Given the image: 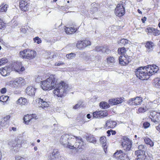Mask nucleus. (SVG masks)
<instances>
[{"mask_svg": "<svg viewBox=\"0 0 160 160\" xmlns=\"http://www.w3.org/2000/svg\"><path fill=\"white\" fill-rule=\"evenodd\" d=\"M54 75H51L48 78L41 83L42 88L45 90L54 89L53 93L58 97L65 96L68 91V86L63 82L58 83Z\"/></svg>", "mask_w": 160, "mask_h": 160, "instance_id": "f257e3e1", "label": "nucleus"}, {"mask_svg": "<svg viewBox=\"0 0 160 160\" xmlns=\"http://www.w3.org/2000/svg\"><path fill=\"white\" fill-rule=\"evenodd\" d=\"M147 67H140L135 70V74L140 79L144 80L149 78L148 73L146 71Z\"/></svg>", "mask_w": 160, "mask_h": 160, "instance_id": "f03ea898", "label": "nucleus"}, {"mask_svg": "<svg viewBox=\"0 0 160 160\" xmlns=\"http://www.w3.org/2000/svg\"><path fill=\"white\" fill-rule=\"evenodd\" d=\"M70 140L69 135L67 134H65L61 137L60 142L65 148H72L73 146H70Z\"/></svg>", "mask_w": 160, "mask_h": 160, "instance_id": "7ed1b4c3", "label": "nucleus"}, {"mask_svg": "<svg viewBox=\"0 0 160 160\" xmlns=\"http://www.w3.org/2000/svg\"><path fill=\"white\" fill-rule=\"evenodd\" d=\"M125 3L122 2L118 4L115 9L116 15L119 17L123 15L125 13V9L124 7Z\"/></svg>", "mask_w": 160, "mask_h": 160, "instance_id": "20e7f679", "label": "nucleus"}, {"mask_svg": "<svg viewBox=\"0 0 160 160\" xmlns=\"http://www.w3.org/2000/svg\"><path fill=\"white\" fill-rule=\"evenodd\" d=\"M121 145L125 150L129 151L132 147L131 141L128 138L124 137L122 140Z\"/></svg>", "mask_w": 160, "mask_h": 160, "instance_id": "39448f33", "label": "nucleus"}, {"mask_svg": "<svg viewBox=\"0 0 160 160\" xmlns=\"http://www.w3.org/2000/svg\"><path fill=\"white\" fill-rule=\"evenodd\" d=\"M138 148V150L135 151V153L136 156H140L143 158L146 155L145 153L147 149L146 145L141 144L139 145Z\"/></svg>", "mask_w": 160, "mask_h": 160, "instance_id": "423d86ee", "label": "nucleus"}, {"mask_svg": "<svg viewBox=\"0 0 160 160\" xmlns=\"http://www.w3.org/2000/svg\"><path fill=\"white\" fill-rule=\"evenodd\" d=\"M142 102V97H137L136 98L130 99L127 101V103L130 105L136 106L140 105Z\"/></svg>", "mask_w": 160, "mask_h": 160, "instance_id": "0eeeda50", "label": "nucleus"}, {"mask_svg": "<svg viewBox=\"0 0 160 160\" xmlns=\"http://www.w3.org/2000/svg\"><path fill=\"white\" fill-rule=\"evenodd\" d=\"M151 121L155 124H160V113L153 111L150 112Z\"/></svg>", "mask_w": 160, "mask_h": 160, "instance_id": "6e6552de", "label": "nucleus"}, {"mask_svg": "<svg viewBox=\"0 0 160 160\" xmlns=\"http://www.w3.org/2000/svg\"><path fill=\"white\" fill-rule=\"evenodd\" d=\"M29 0H21L19 2L20 8L23 11H27L30 7Z\"/></svg>", "mask_w": 160, "mask_h": 160, "instance_id": "1a4fd4ad", "label": "nucleus"}, {"mask_svg": "<svg viewBox=\"0 0 160 160\" xmlns=\"http://www.w3.org/2000/svg\"><path fill=\"white\" fill-rule=\"evenodd\" d=\"M76 141L73 145H72V144L70 143V146H73L72 148H69L70 149H73L76 148V149H79L82 148V146L83 145V142L82 141V138L80 137H76Z\"/></svg>", "mask_w": 160, "mask_h": 160, "instance_id": "9d476101", "label": "nucleus"}, {"mask_svg": "<svg viewBox=\"0 0 160 160\" xmlns=\"http://www.w3.org/2000/svg\"><path fill=\"white\" fill-rule=\"evenodd\" d=\"M90 41H78L76 44L77 47L79 49H82L88 45H91Z\"/></svg>", "mask_w": 160, "mask_h": 160, "instance_id": "9b49d317", "label": "nucleus"}, {"mask_svg": "<svg viewBox=\"0 0 160 160\" xmlns=\"http://www.w3.org/2000/svg\"><path fill=\"white\" fill-rule=\"evenodd\" d=\"M24 141H21L20 139H18L17 142L13 143L11 146V149L13 150L15 152H16L19 150V148L24 143Z\"/></svg>", "mask_w": 160, "mask_h": 160, "instance_id": "f8f14e48", "label": "nucleus"}, {"mask_svg": "<svg viewBox=\"0 0 160 160\" xmlns=\"http://www.w3.org/2000/svg\"><path fill=\"white\" fill-rule=\"evenodd\" d=\"M60 154L58 149H55L48 157V160H57L59 158Z\"/></svg>", "mask_w": 160, "mask_h": 160, "instance_id": "ddd939ff", "label": "nucleus"}, {"mask_svg": "<svg viewBox=\"0 0 160 160\" xmlns=\"http://www.w3.org/2000/svg\"><path fill=\"white\" fill-rule=\"evenodd\" d=\"M108 114L106 111H96L93 113V116L94 118H102L107 116Z\"/></svg>", "mask_w": 160, "mask_h": 160, "instance_id": "4468645a", "label": "nucleus"}, {"mask_svg": "<svg viewBox=\"0 0 160 160\" xmlns=\"http://www.w3.org/2000/svg\"><path fill=\"white\" fill-rule=\"evenodd\" d=\"M119 154H121L118 156V159L121 160H128V159L127 158V156L126 154L123 153L122 151L119 150V151H117L116 152L113 154V157H115L116 155H118Z\"/></svg>", "mask_w": 160, "mask_h": 160, "instance_id": "2eb2a0df", "label": "nucleus"}, {"mask_svg": "<svg viewBox=\"0 0 160 160\" xmlns=\"http://www.w3.org/2000/svg\"><path fill=\"white\" fill-rule=\"evenodd\" d=\"M116 122L115 121L110 120H108L104 125V128L106 129L113 128L116 126Z\"/></svg>", "mask_w": 160, "mask_h": 160, "instance_id": "dca6fc26", "label": "nucleus"}, {"mask_svg": "<svg viewBox=\"0 0 160 160\" xmlns=\"http://www.w3.org/2000/svg\"><path fill=\"white\" fill-rule=\"evenodd\" d=\"M36 89L32 86L28 87L26 89V92L28 95L32 96L34 95Z\"/></svg>", "mask_w": 160, "mask_h": 160, "instance_id": "f3484780", "label": "nucleus"}, {"mask_svg": "<svg viewBox=\"0 0 160 160\" xmlns=\"http://www.w3.org/2000/svg\"><path fill=\"white\" fill-rule=\"evenodd\" d=\"M22 63L21 62L17 61L12 64V70L15 71L16 72H19L20 68L21 67Z\"/></svg>", "mask_w": 160, "mask_h": 160, "instance_id": "a211bd4d", "label": "nucleus"}, {"mask_svg": "<svg viewBox=\"0 0 160 160\" xmlns=\"http://www.w3.org/2000/svg\"><path fill=\"white\" fill-rule=\"evenodd\" d=\"M123 100L121 98L111 99L109 100V103L111 105H115L121 103Z\"/></svg>", "mask_w": 160, "mask_h": 160, "instance_id": "6ab92c4d", "label": "nucleus"}, {"mask_svg": "<svg viewBox=\"0 0 160 160\" xmlns=\"http://www.w3.org/2000/svg\"><path fill=\"white\" fill-rule=\"evenodd\" d=\"M36 55V52L33 50H28V53L27 54L26 58L33 59L35 57Z\"/></svg>", "mask_w": 160, "mask_h": 160, "instance_id": "aec40b11", "label": "nucleus"}, {"mask_svg": "<svg viewBox=\"0 0 160 160\" xmlns=\"http://www.w3.org/2000/svg\"><path fill=\"white\" fill-rule=\"evenodd\" d=\"M48 103L46 101H44L42 99L39 98L38 100V106L41 107L43 109L48 106Z\"/></svg>", "mask_w": 160, "mask_h": 160, "instance_id": "412c9836", "label": "nucleus"}, {"mask_svg": "<svg viewBox=\"0 0 160 160\" xmlns=\"http://www.w3.org/2000/svg\"><path fill=\"white\" fill-rule=\"evenodd\" d=\"M127 55L126 56H120L119 58V63L122 65H125L128 64L129 61L127 59Z\"/></svg>", "mask_w": 160, "mask_h": 160, "instance_id": "4be33fe9", "label": "nucleus"}, {"mask_svg": "<svg viewBox=\"0 0 160 160\" xmlns=\"http://www.w3.org/2000/svg\"><path fill=\"white\" fill-rule=\"evenodd\" d=\"M9 115L6 116L3 118L1 122V125L3 127H7L8 126V120L10 118Z\"/></svg>", "mask_w": 160, "mask_h": 160, "instance_id": "5701e85b", "label": "nucleus"}, {"mask_svg": "<svg viewBox=\"0 0 160 160\" xmlns=\"http://www.w3.org/2000/svg\"><path fill=\"white\" fill-rule=\"evenodd\" d=\"M16 103L21 106H22L27 105L28 103L26 99L21 97L17 101Z\"/></svg>", "mask_w": 160, "mask_h": 160, "instance_id": "b1692460", "label": "nucleus"}, {"mask_svg": "<svg viewBox=\"0 0 160 160\" xmlns=\"http://www.w3.org/2000/svg\"><path fill=\"white\" fill-rule=\"evenodd\" d=\"M154 46V44L152 42H147L146 43L145 46L147 49L148 52H150L152 50V48Z\"/></svg>", "mask_w": 160, "mask_h": 160, "instance_id": "393cba45", "label": "nucleus"}, {"mask_svg": "<svg viewBox=\"0 0 160 160\" xmlns=\"http://www.w3.org/2000/svg\"><path fill=\"white\" fill-rule=\"evenodd\" d=\"M146 71L147 72V73H148V77L154 74L155 73H156V71H153L151 65H148V67H147L146 69Z\"/></svg>", "mask_w": 160, "mask_h": 160, "instance_id": "a878e982", "label": "nucleus"}, {"mask_svg": "<svg viewBox=\"0 0 160 160\" xmlns=\"http://www.w3.org/2000/svg\"><path fill=\"white\" fill-rule=\"evenodd\" d=\"M8 68L7 67H5L3 68L0 69V73L3 76H6L9 72L8 71Z\"/></svg>", "mask_w": 160, "mask_h": 160, "instance_id": "bb28decb", "label": "nucleus"}, {"mask_svg": "<svg viewBox=\"0 0 160 160\" xmlns=\"http://www.w3.org/2000/svg\"><path fill=\"white\" fill-rule=\"evenodd\" d=\"M100 141L101 143H102V147H103V148L104 149V150L105 152H106L105 148L106 149L107 148V147L106 146V138L105 137L103 136L102 137H101L100 139Z\"/></svg>", "mask_w": 160, "mask_h": 160, "instance_id": "cd10ccee", "label": "nucleus"}, {"mask_svg": "<svg viewBox=\"0 0 160 160\" xmlns=\"http://www.w3.org/2000/svg\"><path fill=\"white\" fill-rule=\"evenodd\" d=\"M118 52L119 54H121L120 56H126V51L124 48H119L118 49Z\"/></svg>", "mask_w": 160, "mask_h": 160, "instance_id": "c85d7f7f", "label": "nucleus"}, {"mask_svg": "<svg viewBox=\"0 0 160 160\" xmlns=\"http://www.w3.org/2000/svg\"><path fill=\"white\" fill-rule=\"evenodd\" d=\"M87 140L90 142L95 143H96V140L93 135H90L86 137Z\"/></svg>", "mask_w": 160, "mask_h": 160, "instance_id": "c756f323", "label": "nucleus"}, {"mask_svg": "<svg viewBox=\"0 0 160 160\" xmlns=\"http://www.w3.org/2000/svg\"><path fill=\"white\" fill-rule=\"evenodd\" d=\"M99 106L102 109H107L110 107V105L108 103L105 102H101L99 104Z\"/></svg>", "mask_w": 160, "mask_h": 160, "instance_id": "7c9ffc66", "label": "nucleus"}, {"mask_svg": "<svg viewBox=\"0 0 160 160\" xmlns=\"http://www.w3.org/2000/svg\"><path fill=\"white\" fill-rule=\"evenodd\" d=\"M8 8V5L5 4L4 5V4H2L0 6V12H6L7 11V8Z\"/></svg>", "mask_w": 160, "mask_h": 160, "instance_id": "2f4dec72", "label": "nucleus"}, {"mask_svg": "<svg viewBox=\"0 0 160 160\" xmlns=\"http://www.w3.org/2000/svg\"><path fill=\"white\" fill-rule=\"evenodd\" d=\"M144 141L146 144L150 145L151 147L153 146L154 143L149 138L147 137L145 138H144Z\"/></svg>", "mask_w": 160, "mask_h": 160, "instance_id": "473e14b6", "label": "nucleus"}, {"mask_svg": "<svg viewBox=\"0 0 160 160\" xmlns=\"http://www.w3.org/2000/svg\"><path fill=\"white\" fill-rule=\"evenodd\" d=\"M28 50L25 49L22 51H21L20 52V57L22 58H26V56L27 54L28 53Z\"/></svg>", "mask_w": 160, "mask_h": 160, "instance_id": "72a5a7b5", "label": "nucleus"}, {"mask_svg": "<svg viewBox=\"0 0 160 160\" xmlns=\"http://www.w3.org/2000/svg\"><path fill=\"white\" fill-rule=\"evenodd\" d=\"M30 118L29 115H27L24 116L23 118V120L25 123L28 124L30 123V122H32L31 119H30Z\"/></svg>", "mask_w": 160, "mask_h": 160, "instance_id": "f704fd0d", "label": "nucleus"}, {"mask_svg": "<svg viewBox=\"0 0 160 160\" xmlns=\"http://www.w3.org/2000/svg\"><path fill=\"white\" fill-rule=\"evenodd\" d=\"M76 54L74 53H71L69 54H67L66 56V57L69 59H72L73 58L75 57Z\"/></svg>", "mask_w": 160, "mask_h": 160, "instance_id": "c9c22d12", "label": "nucleus"}, {"mask_svg": "<svg viewBox=\"0 0 160 160\" xmlns=\"http://www.w3.org/2000/svg\"><path fill=\"white\" fill-rule=\"evenodd\" d=\"M155 82V87L158 88H160V79L157 78L154 79Z\"/></svg>", "mask_w": 160, "mask_h": 160, "instance_id": "e433bc0d", "label": "nucleus"}, {"mask_svg": "<svg viewBox=\"0 0 160 160\" xmlns=\"http://www.w3.org/2000/svg\"><path fill=\"white\" fill-rule=\"evenodd\" d=\"M107 62L108 63H113L115 62V60L113 57H109L107 58Z\"/></svg>", "mask_w": 160, "mask_h": 160, "instance_id": "4c0bfd02", "label": "nucleus"}, {"mask_svg": "<svg viewBox=\"0 0 160 160\" xmlns=\"http://www.w3.org/2000/svg\"><path fill=\"white\" fill-rule=\"evenodd\" d=\"M148 108L146 107H140L139 108L138 112L140 113H143L147 111Z\"/></svg>", "mask_w": 160, "mask_h": 160, "instance_id": "58836bf2", "label": "nucleus"}, {"mask_svg": "<svg viewBox=\"0 0 160 160\" xmlns=\"http://www.w3.org/2000/svg\"><path fill=\"white\" fill-rule=\"evenodd\" d=\"M8 61L7 59L5 58H3L0 60V66L7 62Z\"/></svg>", "mask_w": 160, "mask_h": 160, "instance_id": "ea45409f", "label": "nucleus"}, {"mask_svg": "<svg viewBox=\"0 0 160 160\" xmlns=\"http://www.w3.org/2000/svg\"><path fill=\"white\" fill-rule=\"evenodd\" d=\"M9 97L7 96H6L4 97L2 96L0 97V102H4L7 101Z\"/></svg>", "mask_w": 160, "mask_h": 160, "instance_id": "a19ab883", "label": "nucleus"}, {"mask_svg": "<svg viewBox=\"0 0 160 160\" xmlns=\"http://www.w3.org/2000/svg\"><path fill=\"white\" fill-rule=\"evenodd\" d=\"M82 103L83 102L82 101L79 102L77 104H76L73 107V108L74 109H77L78 108L80 107L82 105Z\"/></svg>", "mask_w": 160, "mask_h": 160, "instance_id": "79ce46f5", "label": "nucleus"}, {"mask_svg": "<svg viewBox=\"0 0 160 160\" xmlns=\"http://www.w3.org/2000/svg\"><path fill=\"white\" fill-rule=\"evenodd\" d=\"M154 29V28L152 27H148L146 30V31L148 33H152Z\"/></svg>", "mask_w": 160, "mask_h": 160, "instance_id": "37998d69", "label": "nucleus"}, {"mask_svg": "<svg viewBox=\"0 0 160 160\" xmlns=\"http://www.w3.org/2000/svg\"><path fill=\"white\" fill-rule=\"evenodd\" d=\"M153 34L155 36H158L160 34V31L154 28Z\"/></svg>", "mask_w": 160, "mask_h": 160, "instance_id": "c03bdc74", "label": "nucleus"}, {"mask_svg": "<svg viewBox=\"0 0 160 160\" xmlns=\"http://www.w3.org/2000/svg\"><path fill=\"white\" fill-rule=\"evenodd\" d=\"M51 53V52L49 51H46L45 53V56L48 59L51 58V56H50Z\"/></svg>", "mask_w": 160, "mask_h": 160, "instance_id": "a18cd8bd", "label": "nucleus"}, {"mask_svg": "<svg viewBox=\"0 0 160 160\" xmlns=\"http://www.w3.org/2000/svg\"><path fill=\"white\" fill-rule=\"evenodd\" d=\"M15 160H26V159L21 156L16 155L15 157Z\"/></svg>", "mask_w": 160, "mask_h": 160, "instance_id": "49530a36", "label": "nucleus"}, {"mask_svg": "<svg viewBox=\"0 0 160 160\" xmlns=\"http://www.w3.org/2000/svg\"><path fill=\"white\" fill-rule=\"evenodd\" d=\"M98 8L97 7H94L91 8V11L92 13H94L98 11Z\"/></svg>", "mask_w": 160, "mask_h": 160, "instance_id": "de8ad7c7", "label": "nucleus"}, {"mask_svg": "<svg viewBox=\"0 0 160 160\" xmlns=\"http://www.w3.org/2000/svg\"><path fill=\"white\" fill-rule=\"evenodd\" d=\"M150 125V123L148 122H145L143 124V126L145 128H148Z\"/></svg>", "mask_w": 160, "mask_h": 160, "instance_id": "09e8293b", "label": "nucleus"}, {"mask_svg": "<svg viewBox=\"0 0 160 160\" xmlns=\"http://www.w3.org/2000/svg\"><path fill=\"white\" fill-rule=\"evenodd\" d=\"M96 56L93 55H91L90 56L89 59L91 61H94L95 60Z\"/></svg>", "mask_w": 160, "mask_h": 160, "instance_id": "8fccbe9b", "label": "nucleus"}, {"mask_svg": "<svg viewBox=\"0 0 160 160\" xmlns=\"http://www.w3.org/2000/svg\"><path fill=\"white\" fill-rule=\"evenodd\" d=\"M65 31L67 34H71V32H70L71 30L70 28L66 27L65 28Z\"/></svg>", "mask_w": 160, "mask_h": 160, "instance_id": "3c124183", "label": "nucleus"}, {"mask_svg": "<svg viewBox=\"0 0 160 160\" xmlns=\"http://www.w3.org/2000/svg\"><path fill=\"white\" fill-rule=\"evenodd\" d=\"M138 157L136 160H147L146 159V155H145V157L143 158L142 157H141L140 156H137Z\"/></svg>", "mask_w": 160, "mask_h": 160, "instance_id": "603ef678", "label": "nucleus"}, {"mask_svg": "<svg viewBox=\"0 0 160 160\" xmlns=\"http://www.w3.org/2000/svg\"><path fill=\"white\" fill-rule=\"evenodd\" d=\"M30 119H31L32 122L33 119H36V116L35 114H32V115H29Z\"/></svg>", "mask_w": 160, "mask_h": 160, "instance_id": "864d4df0", "label": "nucleus"}, {"mask_svg": "<svg viewBox=\"0 0 160 160\" xmlns=\"http://www.w3.org/2000/svg\"><path fill=\"white\" fill-rule=\"evenodd\" d=\"M103 48V47H100L97 46L96 47L95 50L97 52H99L101 51Z\"/></svg>", "mask_w": 160, "mask_h": 160, "instance_id": "5fc2aeb1", "label": "nucleus"}, {"mask_svg": "<svg viewBox=\"0 0 160 160\" xmlns=\"http://www.w3.org/2000/svg\"><path fill=\"white\" fill-rule=\"evenodd\" d=\"M70 28L71 30L70 32H71V34L72 33L75 32L77 30V29L75 28L74 27H72Z\"/></svg>", "mask_w": 160, "mask_h": 160, "instance_id": "6e6d98bb", "label": "nucleus"}, {"mask_svg": "<svg viewBox=\"0 0 160 160\" xmlns=\"http://www.w3.org/2000/svg\"><path fill=\"white\" fill-rule=\"evenodd\" d=\"M7 89L6 88H2L0 90V92L2 94H4L6 92Z\"/></svg>", "mask_w": 160, "mask_h": 160, "instance_id": "4d7b16f0", "label": "nucleus"}, {"mask_svg": "<svg viewBox=\"0 0 160 160\" xmlns=\"http://www.w3.org/2000/svg\"><path fill=\"white\" fill-rule=\"evenodd\" d=\"M20 30L21 33H25L27 31V30L24 28H20Z\"/></svg>", "mask_w": 160, "mask_h": 160, "instance_id": "13d9d810", "label": "nucleus"}, {"mask_svg": "<svg viewBox=\"0 0 160 160\" xmlns=\"http://www.w3.org/2000/svg\"><path fill=\"white\" fill-rule=\"evenodd\" d=\"M20 78H19L17 81H14L13 83V84H15L17 86L20 83Z\"/></svg>", "mask_w": 160, "mask_h": 160, "instance_id": "bf43d9fd", "label": "nucleus"}, {"mask_svg": "<svg viewBox=\"0 0 160 160\" xmlns=\"http://www.w3.org/2000/svg\"><path fill=\"white\" fill-rule=\"evenodd\" d=\"M152 68L153 71H156V73L158 70V67L156 65H154L153 66H151Z\"/></svg>", "mask_w": 160, "mask_h": 160, "instance_id": "052dcab7", "label": "nucleus"}, {"mask_svg": "<svg viewBox=\"0 0 160 160\" xmlns=\"http://www.w3.org/2000/svg\"><path fill=\"white\" fill-rule=\"evenodd\" d=\"M156 128L160 132V124H159L158 126L156 127Z\"/></svg>", "mask_w": 160, "mask_h": 160, "instance_id": "680f3d73", "label": "nucleus"}, {"mask_svg": "<svg viewBox=\"0 0 160 160\" xmlns=\"http://www.w3.org/2000/svg\"><path fill=\"white\" fill-rule=\"evenodd\" d=\"M24 70V67L22 66V65L21 67L20 68L19 72L20 71L22 72Z\"/></svg>", "mask_w": 160, "mask_h": 160, "instance_id": "e2e57ef3", "label": "nucleus"}, {"mask_svg": "<svg viewBox=\"0 0 160 160\" xmlns=\"http://www.w3.org/2000/svg\"><path fill=\"white\" fill-rule=\"evenodd\" d=\"M111 132L112 133V134L113 135H115L116 133V132L115 131H113L111 129L110 130Z\"/></svg>", "mask_w": 160, "mask_h": 160, "instance_id": "0e129e2a", "label": "nucleus"}, {"mask_svg": "<svg viewBox=\"0 0 160 160\" xmlns=\"http://www.w3.org/2000/svg\"><path fill=\"white\" fill-rule=\"evenodd\" d=\"M146 18L145 17H144L142 19V21L143 23H144L145 21L146 20Z\"/></svg>", "mask_w": 160, "mask_h": 160, "instance_id": "69168bd1", "label": "nucleus"}, {"mask_svg": "<svg viewBox=\"0 0 160 160\" xmlns=\"http://www.w3.org/2000/svg\"><path fill=\"white\" fill-rule=\"evenodd\" d=\"M33 40H41V39L39 38L38 37H36L33 38Z\"/></svg>", "mask_w": 160, "mask_h": 160, "instance_id": "338daca9", "label": "nucleus"}, {"mask_svg": "<svg viewBox=\"0 0 160 160\" xmlns=\"http://www.w3.org/2000/svg\"><path fill=\"white\" fill-rule=\"evenodd\" d=\"M111 131L110 130H108L107 131V133L108 134V136L109 137L111 135Z\"/></svg>", "mask_w": 160, "mask_h": 160, "instance_id": "774afa93", "label": "nucleus"}]
</instances>
